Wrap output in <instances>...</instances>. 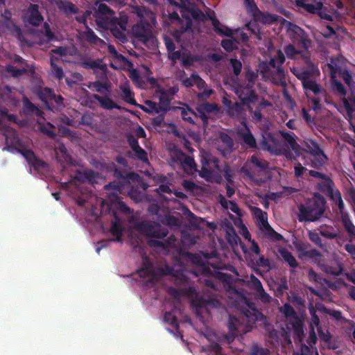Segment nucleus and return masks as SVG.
I'll list each match as a JSON object with an SVG mask.
<instances>
[{"instance_id": "nucleus-52", "label": "nucleus", "mask_w": 355, "mask_h": 355, "mask_svg": "<svg viewBox=\"0 0 355 355\" xmlns=\"http://www.w3.org/2000/svg\"><path fill=\"white\" fill-rule=\"evenodd\" d=\"M311 146L309 147L310 154L313 156H322L324 157V159H328L327 156L324 153V152L320 148L318 144L315 141H312L311 142Z\"/></svg>"}, {"instance_id": "nucleus-53", "label": "nucleus", "mask_w": 355, "mask_h": 355, "mask_svg": "<svg viewBox=\"0 0 355 355\" xmlns=\"http://www.w3.org/2000/svg\"><path fill=\"white\" fill-rule=\"evenodd\" d=\"M238 42L235 39H225L221 41V46L227 52H232L237 49Z\"/></svg>"}, {"instance_id": "nucleus-51", "label": "nucleus", "mask_w": 355, "mask_h": 355, "mask_svg": "<svg viewBox=\"0 0 355 355\" xmlns=\"http://www.w3.org/2000/svg\"><path fill=\"white\" fill-rule=\"evenodd\" d=\"M40 131L47 135L50 138H54L56 136L55 132L53 130V128L55 127L49 122H47L46 124L40 123Z\"/></svg>"}, {"instance_id": "nucleus-17", "label": "nucleus", "mask_w": 355, "mask_h": 355, "mask_svg": "<svg viewBox=\"0 0 355 355\" xmlns=\"http://www.w3.org/2000/svg\"><path fill=\"white\" fill-rule=\"evenodd\" d=\"M22 113L25 116L35 114L38 117H43V111L37 105L33 104L27 97L23 98Z\"/></svg>"}, {"instance_id": "nucleus-58", "label": "nucleus", "mask_w": 355, "mask_h": 355, "mask_svg": "<svg viewBox=\"0 0 355 355\" xmlns=\"http://www.w3.org/2000/svg\"><path fill=\"white\" fill-rule=\"evenodd\" d=\"M256 296L258 300H261L264 304L270 303L272 300L271 296L265 291L263 287L256 291Z\"/></svg>"}, {"instance_id": "nucleus-63", "label": "nucleus", "mask_w": 355, "mask_h": 355, "mask_svg": "<svg viewBox=\"0 0 355 355\" xmlns=\"http://www.w3.org/2000/svg\"><path fill=\"white\" fill-rule=\"evenodd\" d=\"M327 66L329 70L331 76L332 78H334L336 76V74L340 69V67L336 62L335 59L334 58H331L330 62L327 63Z\"/></svg>"}, {"instance_id": "nucleus-14", "label": "nucleus", "mask_w": 355, "mask_h": 355, "mask_svg": "<svg viewBox=\"0 0 355 355\" xmlns=\"http://www.w3.org/2000/svg\"><path fill=\"white\" fill-rule=\"evenodd\" d=\"M272 106V103L264 98H261L259 101L256 103L255 105H252V111L249 112L252 116V121L254 123H258L262 121L263 115L261 111L267 107Z\"/></svg>"}, {"instance_id": "nucleus-29", "label": "nucleus", "mask_w": 355, "mask_h": 355, "mask_svg": "<svg viewBox=\"0 0 355 355\" xmlns=\"http://www.w3.org/2000/svg\"><path fill=\"white\" fill-rule=\"evenodd\" d=\"M279 133L284 141L287 143L293 151L297 152L300 150V145L297 143L293 132L281 130Z\"/></svg>"}, {"instance_id": "nucleus-24", "label": "nucleus", "mask_w": 355, "mask_h": 355, "mask_svg": "<svg viewBox=\"0 0 355 355\" xmlns=\"http://www.w3.org/2000/svg\"><path fill=\"white\" fill-rule=\"evenodd\" d=\"M317 188L321 192L327 193L329 197L336 191L334 183L328 175H326L325 178H323L321 182L318 183Z\"/></svg>"}, {"instance_id": "nucleus-11", "label": "nucleus", "mask_w": 355, "mask_h": 355, "mask_svg": "<svg viewBox=\"0 0 355 355\" xmlns=\"http://www.w3.org/2000/svg\"><path fill=\"white\" fill-rule=\"evenodd\" d=\"M222 103L225 112L229 116L239 119L245 118V110L244 107L245 106L241 102H232L227 98L223 97Z\"/></svg>"}, {"instance_id": "nucleus-28", "label": "nucleus", "mask_w": 355, "mask_h": 355, "mask_svg": "<svg viewBox=\"0 0 355 355\" xmlns=\"http://www.w3.org/2000/svg\"><path fill=\"white\" fill-rule=\"evenodd\" d=\"M114 217H115L116 220L112 222L110 232L114 236H115V239H111L110 241L121 242V237L123 235V228L121 225L119 219L116 216L115 213H114Z\"/></svg>"}, {"instance_id": "nucleus-23", "label": "nucleus", "mask_w": 355, "mask_h": 355, "mask_svg": "<svg viewBox=\"0 0 355 355\" xmlns=\"http://www.w3.org/2000/svg\"><path fill=\"white\" fill-rule=\"evenodd\" d=\"M279 16L275 14H270L268 12H261L259 10L257 13V17H253V19L257 22H260L263 24H272L278 21Z\"/></svg>"}, {"instance_id": "nucleus-22", "label": "nucleus", "mask_w": 355, "mask_h": 355, "mask_svg": "<svg viewBox=\"0 0 355 355\" xmlns=\"http://www.w3.org/2000/svg\"><path fill=\"white\" fill-rule=\"evenodd\" d=\"M296 5L304 8L306 11L311 14L321 15L322 3L317 2L315 3H307L306 0H296Z\"/></svg>"}, {"instance_id": "nucleus-5", "label": "nucleus", "mask_w": 355, "mask_h": 355, "mask_svg": "<svg viewBox=\"0 0 355 355\" xmlns=\"http://www.w3.org/2000/svg\"><path fill=\"white\" fill-rule=\"evenodd\" d=\"M139 230L148 238V244L151 247L166 248V245L163 241L153 239H163L168 234V230L162 228L159 225H152L147 222H142L138 225Z\"/></svg>"}, {"instance_id": "nucleus-12", "label": "nucleus", "mask_w": 355, "mask_h": 355, "mask_svg": "<svg viewBox=\"0 0 355 355\" xmlns=\"http://www.w3.org/2000/svg\"><path fill=\"white\" fill-rule=\"evenodd\" d=\"M284 52L288 58L295 60H301L306 66H312L310 53L308 51V50L297 51L293 45L288 44L285 46Z\"/></svg>"}, {"instance_id": "nucleus-32", "label": "nucleus", "mask_w": 355, "mask_h": 355, "mask_svg": "<svg viewBox=\"0 0 355 355\" xmlns=\"http://www.w3.org/2000/svg\"><path fill=\"white\" fill-rule=\"evenodd\" d=\"M288 324L292 327L295 335L300 337L304 336L303 321L299 316L294 317L293 319H288Z\"/></svg>"}, {"instance_id": "nucleus-3", "label": "nucleus", "mask_w": 355, "mask_h": 355, "mask_svg": "<svg viewBox=\"0 0 355 355\" xmlns=\"http://www.w3.org/2000/svg\"><path fill=\"white\" fill-rule=\"evenodd\" d=\"M284 62V53L281 50H278L275 56L270 58V60L263 61L260 64L261 72L271 76L276 84L286 85L285 72L282 67Z\"/></svg>"}, {"instance_id": "nucleus-21", "label": "nucleus", "mask_w": 355, "mask_h": 355, "mask_svg": "<svg viewBox=\"0 0 355 355\" xmlns=\"http://www.w3.org/2000/svg\"><path fill=\"white\" fill-rule=\"evenodd\" d=\"M178 159L183 168L187 173H193L197 171L196 164L194 159L184 153H181L178 156Z\"/></svg>"}, {"instance_id": "nucleus-47", "label": "nucleus", "mask_w": 355, "mask_h": 355, "mask_svg": "<svg viewBox=\"0 0 355 355\" xmlns=\"http://www.w3.org/2000/svg\"><path fill=\"white\" fill-rule=\"evenodd\" d=\"M169 4L174 6L180 10L182 15H184V10H188V6H189L190 0H167Z\"/></svg>"}, {"instance_id": "nucleus-39", "label": "nucleus", "mask_w": 355, "mask_h": 355, "mask_svg": "<svg viewBox=\"0 0 355 355\" xmlns=\"http://www.w3.org/2000/svg\"><path fill=\"white\" fill-rule=\"evenodd\" d=\"M212 25L214 29V31L220 35H225L227 37H231L232 35V31L230 28L224 26V28L220 27V21L216 19H211Z\"/></svg>"}, {"instance_id": "nucleus-59", "label": "nucleus", "mask_w": 355, "mask_h": 355, "mask_svg": "<svg viewBox=\"0 0 355 355\" xmlns=\"http://www.w3.org/2000/svg\"><path fill=\"white\" fill-rule=\"evenodd\" d=\"M283 313L288 320L293 319L294 317L298 316L294 308L289 304H285L284 305Z\"/></svg>"}, {"instance_id": "nucleus-35", "label": "nucleus", "mask_w": 355, "mask_h": 355, "mask_svg": "<svg viewBox=\"0 0 355 355\" xmlns=\"http://www.w3.org/2000/svg\"><path fill=\"white\" fill-rule=\"evenodd\" d=\"M279 252L284 260V261L292 268H296L299 266V264L295 258V257L292 254L291 252H289L286 249H280Z\"/></svg>"}, {"instance_id": "nucleus-25", "label": "nucleus", "mask_w": 355, "mask_h": 355, "mask_svg": "<svg viewBox=\"0 0 355 355\" xmlns=\"http://www.w3.org/2000/svg\"><path fill=\"white\" fill-rule=\"evenodd\" d=\"M219 139L222 145L218 148V150L222 151L223 154L231 153L234 147V141L232 138L228 134L221 132L220 134Z\"/></svg>"}, {"instance_id": "nucleus-20", "label": "nucleus", "mask_w": 355, "mask_h": 355, "mask_svg": "<svg viewBox=\"0 0 355 355\" xmlns=\"http://www.w3.org/2000/svg\"><path fill=\"white\" fill-rule=\"evenodd\" d=\"M303 89L305 90L306 96L309 98L308 94L309 92H313L315 95H322L325 97L327 92L322 87V86L317 83L315 80L311 79L309 81H306L302 85Z\"/></svg>"}, {"instance_id": "nucleus-56", "label": "nucleus", "mask_w": 355, "mask_h": 355, "mask_svg": "<svg viewBox=\"0 0 355 355\" xmlns=\"http://www.w3.org/2000/svg\"><path fill=\"white\" fill-rule=\"evenodd\" d=\"M6 71L11 73L13 77L18 78L27 72L25 68H17L12 65H8L6 67Z\"/></svg>"}, {"instance_id": "nucleus-46", "label": "nucleus", "mask_w": 355, "mask_h": 355, "mask_svg": "<svg viewBox=\"0 0 355 355\" xmlns=\"http://www.w3.org/2000/svg\"><path fill=\"white\" fill-rule=\"evenodd\" d=\"M90 89H92L97 92L103 94L105 92H108L110 89V85L106 83H101L100 81L93 82L89 85Z\"/></svg>"}, {"instance_id": "nucleus-13", "label": "nucleus", "mask_w": 355, "mask_h": 355, "mask_svg": "<svg viewBox=\"0 0 355 355\" xmlns=\"http://www.w3.org/2000/svg\"><path fill=\"white\" fill-rule=\"evenodd\" d=\"M24 21L33 26H38L44 21V17L39 11V6L31 4L24 14Z\"/></svg>"}, {"instance_id": "nucleus-48", "label": "nucleus", "mask_w": 355, "mask_h": 355, "mask_svg": "<svg viewBox=\"0 0 355 355\" xmlns=\"http://www.w3.org/2000/svg\"><path fill=\"white\" fill-rule=\"evenodd\" d=\"M85 40L91 44L98 45L103 43V40L98 37L90 28L85 32Z\"/></svg>"}, {"instance_id": "nucleus-26", "label": "nucleus", "mask_w": 355, "mask_h": 355, "mask_svg": "<svg viewBox=\"0 0 355 355\" xmlns=\"http://www.w3.org/2000/svg\"><path fill=\"white\" fill-rule=\"evenodd\" d=\"M178 111L180 112V115L182 119L190 123L195 124V119L198 118V114H196L193 110H191L189 106L178 107Z\"/></svg>"}, {"instance_id": "nucleus-40", "label": "nucleus", "mask_w": 355, "mask_h": 355, "mask_svg": "<svg viewBox=\"0 0 355 355\" xmlns=\"http://www.w3.org/2000/svg\"><path fill=\"white\" fill-rule=\"evenodd\" d=\"M134 153V158L145 164H149L147 152L140 146L132 149Z\"/></svg>"}, {"instance_id": "nucleus-43", "label": "nucleus", "mask_w": 355, "mask_h": 355, "mask_svg": "<svg viewBox=\"0 0 355 355\" xmlns=\"http://www.w3.org/2000/svg\"><path fill=\"white\" fill-rule=\"evenodd\" d=\"M168 19L171 24H175L176 28L174 29H180L184 24V19L180 18L178 13L176 11L168 12Z\"/></svg>"}, {"instance_id": "nucleus-64", "label": "nucleus", "mask_w": 355, "mask_h": 355, "mask_svg": "<svg viewBox=\"0 0 355 355\" xmlns=\"http://www.w3.org/2000/svg\"><path fill=\"white\" fill-rule=\"evenodd\" d=\"M270 351L266 348L254 345L252 347L251 355H269Z\"/></svg>"}, {"instance_id": "nucleus-45", "label": "nucleus", "mask_w": 355, "mask_h": 355, "mask_svg": "<svg viewBox=\"0 0 355 355\" xmlns=\"http://www.w3.org/2000/svg\"><path fill=\"white\" fill-rule=\"evenodd\" d=\"M51 94H54V92L52 91V89H49V87H45L42 91H41L39 96L41 101L48 105V108L51 110H53V108L51 107V106L49 105V103H52V96Z\"/></svg>"}, {"instance_id": "nucleus-9", "label": "nucleus", "mask_w": 355, "mask_h": 355, "mask_svg": "<svg viewBox=\"0 0 355 355\" xmlns=\"http://www.w3.org/2000/svg\"><path fill=\"white\" fill-rule=\"evenodd\" d=\"M132 33L139 41L146 44L153 37L152 26L148 22L140 20L132 26Z\"/></svg>"}, {"instance_id": "nucleus-16", "label": "nucleus", "mask_w": 355, "mask_h": 355, "mask_svg": "<svg viewBox=\"0 0 355 355\" xmlns=\"http://www.w3.org/2000/svg\"><path fill=\"white\" fill-rule=\"evenodd\" d=\"M239 135L243 141V146L246 148H257L256 139L248 126L245 125V129L239 132Z\"/></svg>"}, {"instance_id": "nucleus-44", "label": "nucleus", "mask_w": 355, "mask_h": 355, "mask_svg": "<svg viewBox=\"0 0 355 355\" xmlns=\"http://www.w3.org/2000/svg\"><path fill=\"white\" fill-rule=\"evenodd\" d=\"M244 5L248 14L252 17H256L257 13L259 12V9L254 0H244Z\"/></svg>"}, {"instance_id": "nucleus-38", "label": "nucleus", "mask_w": 355, "mask_h": 355, "mask_svg": "<svg viewBox=\"0 0 355 355\" xmlns=\"http://www.w3.org/2000/svg\"><path fill=\"white\" fill-rule=\"evenodd\" d=\"M164 320L165 322L172 326L175 329L176 332L178 333V334L182 336V334L179 331L180 327L177 318L172 311H166L164 313Z\"/></svg>"}, {"instance_id": "nucleus-62", "label": "nucleus", "mask_w": 355, "mask_h": 355, "mask_svg": "<svg viewBox=\"0 0 355 355\" xmlns=\"http://www.w3.org/2000/svg\"><path fill=\"white\" fill-rule=\"evenodd\" d=\"M250 162L257 167L265 170L268 167V163L265 160L259 159L257 156L252 155L250 158Z\"/></svg>"}, {"instance_id": "nucleus-10", "label": "nucleus", "mask_w": 355, "mask_h": 355, "mask_svg": "<svg viewBox=\"0 0 355 355\" xmlns=\"http://www.w3.org/2000/svg\"><path fill=\"white\" fill-rule=\"evenodd\" d=\"M196 110L198 112V116L201 119L204 126H207L208 125L210 114L217 115L220 112V107L214 103H211L205 102L198 104Z\"/></svg>"}, {"instance_id": "nucleus-18", "label": "nucleus", "mask_w": 355, "mask_h": 355, "mask_svg": "<svg viewBox=\"0 0 355 355\" xmlns=\"http://www.w3.org/2000/svg\"><path fill=\"white\" fill-rule=\"evenodd\" d=\"M1 25L8 31H9V33L12 36L15 37L19 41L21 42L25 41V37L21 28L19 26H17L12 19L1 21Z\"/></svg>"}, {"instance_id": "nucleus-6", "label": "nucleus", "mask_w": 355, "mask_h": 355, "mask_svg": "<svg viewBox=\"0 0 355 355\" xmlns=\"http://www.w3.org/2000/svg\"><path fill=\"white\" fill-rule=\"evenodd\" d=\"M15 143L16 144L8 146L7 150L11 153L16 151L20 153L26 159L30 167L39 171L47 166V164L39 159L32 150L24 148L23 144L18 137L16 138Z\"/></svg>"}, {"instance_id": "nucleus-41", "label": "nucleus", "mask_w": 355, "mask_h": 355, "mask_svg": "<svg viewBox=\"0 0 355 355\" xmlns=\"http://www.w3.org/2000/svg\"><path fill=\"white\" fill-rule=\"evenodd\" d=\"M329 198H331V200L334 201L337 205L341 216H343V214H347V212L345 211V204L342 199L341 193L339 191V190L336 189V191H334V193Z\"/></svg>"}, {"instance_id": "nucleus-30", "label": "nucleus", "mask_w": 355, "mask_h": 355, "mask_svg": "<svg viewBox=\"0 0 355 355\" xmlns=\"http://www.w3.org/2000/svg\"><path fill=\"white\" fill-rule=\"evenodd\" d=\"M93 98L97 101L100 106L105 110L119 109V107L108 96H101L98 94H93Z\"/></svg>"}, {"instance_id": "nucleus-34", "label": "nucleus", "mask_w": 355, "mask_h": 355, "mask_svg": "<svg viewBox=\"0 0 355 355\" xmlns=\"http://www.w3.org/2000/svg\"><path fill=\"white\" fill-rule=\"evenodd\" d=\"M171 98L165 89L159 90V109L166 112L170 110Z\"/></svg>"}, {"instance_id": "nucleus-8", "label": "nucleus", "mask_w": 355, "mask_h": 355, "mask_svg": "<svg viewBox=\"0 0 355 355\" xmlns=\"http://www.w3.org/2000/svg\"><path fill=\"white\" fill-rule=\"evenodd\" d=\"M288 33L291 40L299 47L306 51L311 46V41L307 33L301 27L289 23Z\"/></svg>"}, {"instance_id": "nucleus-50", "label": "nucleus", "mask_w": 355, "mask_h": 355, "mask_svg": "<svg viewBox=\"0 0 355 355\" xmlns=\"http://www.w3.org/2000/svg\"><path fill=\"white\" fill-rule=\"evenodd\" d=\"M137 274L142 278H146L153 275V270L151 263L147 261L144 262V266L137 270Z\"/></svg>"}, {"instance_id": "nucleus-7", "label": "nucleus", "mask_w": 355, "mask_h": 355, "mask_svg": "<svg viewBox=\"0 0 355 355\" xmlns=\"http://www.w3.org/2000/svg\"><path fill=\"white\" fill-rule=\"evenodd\" d=\"M235 94L248 112H251L252 105H255L258 101L261 99L253 87V83L237 87L235 89Z\"/></svg>"}, {"instance_id": "nucleus-1", "label": "nucleus", "mask_w": 355, "mask_h": 355, "mask_svg": "<svg viewBox=\"0 0 355 355\" xmlns=\"http://www.w3.org/2000/svg\"><path fill=\"white\" fill-rule=\"evenodd\" d=\"M325 204L324 198L319 193H315L313 198L299 206V220L313 222L318 220L324 212Z\"/></svg>"}, {"instance_id": "nucleus-57", "label": "nucleus", "mask_w": 355, "mask_h": 355, "mask_svg": "<svg viewBox=\"0 0 355 355\" xmlns=\"http://www.w3.org/2000/svg\"><path fill=\"white\" fill-rule=\"evenodd\" d=\"M239 323L240 322L236 316L232 315H229L227 327L230 332L234 334L237 331Z\"/></svg>"}, {"instance_id": "nucleus-15", "label": "nucleus", "mask_w": 355, "mask_h": 355, "mask_svg": "<svg viewBox=\"0 0 355 355\" xmlns=\"http://www.w3.org/2000/svg\"><path fill=\"white\" fill-rule=\"evenodd\" d=\"M309 69L302 67H293L291 68L292 73L300 80H301L302 85L306 81L311 80V77L314 75L315 65L312 62V66H307Z\"/></svg>"}, {"instance_id": "nucleus-61", "label": "nucleus", "mask_w": 355, "mask_h": 355, "mask_svg": "<svg viewBox=\"0 0 355 355\" xmlns=\"http://www.w3.org/2000/svg\"><path fill=\"white\" fill-rule=\"evenodd\" d=\"M230 63L233 69L234 74L238 76L241 73L242 69L241 62L236 58H231Z\"/></svg>"}, {"instance_id": "nucleus-27", "label": "nucleus", "mask_w": 355, "mask_h": 355, "mask_svg": "<svg viewBox=\"0 0 355 355\" xmlns=\"http://www.w3.org/2000/svg\"><path fill=\"white\" fill-rule=\"evenodd\" d=\"M114 174L116 178L128 181L132 180V182H137L139 183L141 180V178L139 174L135 172H130L126 173L116 167L114 168Z\"/></svg>"}, {"instance_id": "nucleus-19", "label": "nucleus", "mask_w": 355, "mask_h": 355, "mask_svg": "<svg viewBox=\"0 0 355 355\" xmlns=\"http://www.w3.org/2000/svg\"><path fill=\"white\" fill-rule=\"evenodd\" d=\"M137 15L140 17V20L148 22L150 24L156 23L155 14L145 6H137L135 8Z\"/></svg>"}, {"instance_id": "nucleus-42", "label": "nucleus", "mask_w": 355, "mask_h": 355, "mask_svg": "<svg viewBox=\"0 0 355 355\" xmlns=\"http://www.w3.org/2000/svg\"><path fill=\"white\" fill-rule=\"evenodd\" d=\"M121 89L123 92V96L125 102L130 105H136L137 102L135 99V94L130 89V87L123 85L121 87Z\"/></svg>"}, {"instance_id": "nucleus-55", "label": "nucleus", "mask_w": 355, "mask_h": 355, "mask_svg": "<svg viewBox=\"0 0 355 355\" xmlns=\"http://www.w3.org/2000/svg\"><path fill=\"white\" fill-rule=\"evenodd\" d=\"M83 80V76L80 73H73L71 75V77H67L65 78L66 84L72 87L73 85H76L78 82H81Z\"/></svg>"}, {"instance_id": "nucleus-31", "label": "nucleus", "mask_w": 355, "mask_h": 355, "mask_svg": "<svg viewBox=\"0 0 355 355\" xmlns=\"http://www.w3.org/2000/svg\"><path fill=\"white\" fill-rule=\"evenodd\" d=\"M341 221L349 237L351 239H355V226L352 222L349 214H343Z\"/></svg>"}, {"instance_id": "nucleus-37", "label": "nucleus", "mask_w": 355, "mask_h": 355, "mask_svg": "<svg viewBox=\"0 0 355 355\" xmlns=\"http://www.w3.org/2000/svg\"><path fill=\"white\" fill-rule=\"evenodd\" d=\"M254 216L259 220V223L266 229L269 227L268 222V214L266 212L263 211L260 208L253 207L252 208Z\"/></svg>"}, {"instance_id": "nucleus-36", "label": "nucleus", "mask_w": 355, "mask_h": 355, "mask_svg": "<svg viewBox=\"0 0 355 355\" xmlns=\"http://www.w3.org/2000/svg\"><path fill=\"white\" fill-rule=\"evenodd\" d=\"M58 6L60 10L67 15L69 14H77L78 12V8L73 3L69 1H61L58 4Z\"/></svg>"}, {"instance_id": "nucleus-54", "label": "nucleus", "mask_w": 355, "mask_h": 355, "mask_svg": "<svg viewBox=\"0 0 355 355\" xmlns=\"http://www.w3.org/2000/svg\"><path fill=\"white\" fill-rule=\"evenodd\" d=\"M198 61L197 56L191 53H182V65L184 67H188L193 64L195 62Z\"/></svg>"}, {"instance_id": "nucleus-49", "label": "nucleus", "mask_w": 355, "mask_h": 355, "mask_svg": "<svg viewBox=\"0 0 355 355\" xmlns=\"http://www.w3.org/2000/svg\"><path fill=\"white\" fill-rule=\"evenodd\" d=\"M58 59L57 58H54L52 56L51 58L50 64L51 67L52 71L54 74V76L58 79L62 80L64 78V71L61 67L58 66L55 63V60H58Z\"/></svg>"}, {"instance_id": "nucleus-60", "label": "nucleus", "mask_w": 355, "mask_h": 355, "mask_svg": "<svg viewBox=\"0 0 355 355\" xmlns=\"http://www.w3.org/2000/svg\"><path fill=\"white\" fill-rule=\"evenodd\" d=\"M266 230L267 231L268 236L270 239L275 241H280L284 239L283 236L277 232L276 231H275L274 229L270 225H269V227H267L266 228Z\"/></svg>"}, {"instance_id": "nucleus-2", "label": "nucleus", "mask_w": 355, "mask_h": 355, "mask_svg": "<svg viewBox=\"0 0 355 355\" xmlns=\"http://www.w3.org/2000/svg\"><path fill=\"white\" fill-rule=\"evenodd\" d=\"M297 250L300 252L299 258L308 257L313 259V263H316L320 270L327 275L337 277L343 274L344 268L341 262H336L333 264L321 263L323 256L318 250H307L304 245H300L297 247Z\"/></svg>"}, {"instance_id": "nucleus-4", "label": "nucleus", "mask_w": 355, "mask_h": 355, "mask_svg": "<svg viewBox=\"0 0 355 355\" xmlns=\"http://www.w3.org/2000/svg\"><path fill=\"white\" fill-rule=\"evenodd\" d=\"M184 15H182V18L184 19L183 26L180 29L173 30L171 33L172 36L177 42H185L188 40L187 36L190 37L192 35V21L190 16L195 19H198L203 15L202 12L196 9L191 3L188 6V10H184Z\"/></svg>"}, {"instance_id": "nucleus-33", "label": "nucleus", "mask_w": 355, "mask_h": 355, "mask_svg": "<svg viewBox=\"0 0 355 355\" xmlns=\"http://www.w3.org/2000/svg\"><path fill=\"white\" fill-rule=\"evenodd\" d=\"M82 66L83 68L87 69L95 70L96 69H99L104 71L107 69L106 65L103 64L101 60L87 59L82 62Z\"/></svg>"}]
</instances>
